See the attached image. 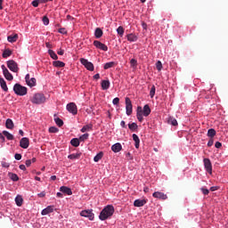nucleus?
Returning a JSON list of instances; mask_svg holds the SVG:
<instances>
[{"label":"nucleus","instance_id":"bf43d9fd","mask_svg":"<svg viewBox=\"0 0 228 228\" xmlns=\"http://www.w3.org/2000/svg\"><path fill=\"white\" fill-rule=\"evenodd\" d=\"M37 196H38L40 199H43V197H45V191H42V192L38 193Z\"/></svg>","mask_w":228,"mask_h":228},{"label":"nucleus","instance_id":"f257e3e1","mask_svg":"<svg viewBox=\"0 0 228 228\" xmlns=\"http://www.w3.org/2000/svg\"><path fill=\"white\" fill-rule=\"evenodd\" d=\"M113 213H115V208L112 205H108L102 210L99 218L102 221L108 220V218L113 216Z\"/></svg>","mask_w":228,"mask_h":228},{"label":"nucleus","instance_id":"bb28decb","mask_svg":"<svg viewBox=\"0 0 228 228\" xmlns=\"http://www.w3.org/2000/svg\"><path fill=\"white\" fill-rule=\"evenodd\" d=\"M102 35H103L102 29H101L100 28H97L94 31L95 38H101V37H102Z\"/></svg>","mask_w":228,"mask_h":228},{"label":"nucleus","instance_id":"c03bdc74","mask_svg":"<svg viewBox=\"0 0 228 228\" xmlns=\"http://www.w3.org/2000/svg\"><path fill=\"white\" fill-rule=\"evenodd\" d=\"M168 124H171V126H177V119L170 118L168 120Z\"/></svg>","mask_w":228,"mask_h":228},{"label":"nucleus","instance_id":"052dcab7","mask_svg":"<svg viewBox=\"0 0 228 228\" xmlns=\"http://www.w3.org/2000/svg\"><path fill=\"white\" fill-rule=\"evenodd\" d=\"M31 159H28V160H26V162H25V165H26V167H31Z\"/></svg>","mask_w":228,"mask_h":228},{"label":"nucleus","instance_id":"a211bd4d","mask_svg":"<svg viewBox=\"0 0 228 228\" xmlns=\"http://www.w3.org/2000/svg\"><path fill=\"white\" fill-rule=\"evenodd\" d=\"M143 117H149L151 115V107L148 104L144 105L142 109Z\"/></svg>","mask_w":228,"mask_h":228},{"label":"nucleus","instance_id":"e433bc0d","mask_svg":"<svg viewBox=\"0 0 228 228\" xmlns=\"http://www.w3.org/2000/svg\"><path fill=\"white\" fill-rule=\"evenodd\" d=\"M9 177L12 179V181L17 182L19 181V175L17 174L9 173Z\"/></svg>","mask_w":228,"mask_h":228},{"label":"nucleus","instance_id":"1a4fd4ad","mask_svg":"<svg viewBox=\"0 0 228 228\" xmlns=\"http://www.w3.org/2000/svg\"><path fill=\"white\" fill-rule=\"evenodd\" d=\"M203 162H204V167L207 172L208 174H213V166L211 165V160L209 159H204Z\"/></svg>","mask_w":228,"mask_h":228},{"label":"nucleus","instance_id":"0e129e2a","mask_svg":"<svg viewBox=\"0 0 228 228\" xmlns=\"http://www.w3.org/2000/svg\"><path fill=\"white\" fill-rule=\"evenodd\" d=\"M2 167H4V168H8V167H10V164H8V162H2Z\"/></svg>","mask_w":228,"mask_h":228},{"label":"nucleus","instance_id":"393cba45","mask_svg":"<svg viewBox=\"0 0 228 228\" xmlns=\"http://www.w3.org/2000/svg\"><path fill=\"white\" fill-rule=\"evenodd\" d=\"M15 202H16V205L20 208V206H22V203L24 202V200L22 199V196H20L18 195L16 198H15Z\"/></svg>","mask_w":228,"mask_h":228},{"label":"nucleus","instance_id":"4d7b16f0","mask_svg":"<svg viewBox=\"0 0 228 228\" xmlns=\"http://www.w3.org/2000/svg\"><path fill=\"white\" fill-rule=\"evenodd\" d=\"M57 54H59V56H63V54H65V51L62 49H60L59 51H57Z\"/></svg>","mask_w":228,"mask_h":228},{"label":"nucleus","instance_id":"338daca9","mask_svg":"<svg viewBox=\"0 0 228 228\" xmlns=\"http://www.w3.org/2000/svg\"><path fill=\"white\" fill-rule=\"evenodd\" d=\"M30 79H31V77H29V74H27L25 77L26 83H28V81H29Z\"/></svg>","mask_w":228,"mask_h":228},{"label":"nucleus","instance_id":"5fc2aeb1","mask_svg":"<svg viewBox=\"0 0 228 228\" xmlns=\"http://www.w3.org/2000/svg\"><path fill=\"white\" fill-rule=\"evenodd\" d=\"M130 63H131V66H132V67H136V65H138V62H137L136 60H134V59H132V60L130 61Z\"/></svg>","mask_w":228,"mask_h":228},{"label":"nucleus","instance_id":"2eb2a0df","mask_svg":"<svg viewBox=\"0 0 228 228\" xmlns=\"http://www.w3.org/2000/svg\"><path fill=\"white\" fill-rule=\"evenodd\" d=\"M60 191H61V193H65V195H72V189L67 186H61L60 188Z\"/></svg>","mask_w":228,"mask_h":228},{"label":"nucleus","instance_id":"ea45409f","mask_svg":"<svg viewBox=\"0 0 228 228\" xmlns=\"http://www.w3.org/2000/svg\"><path fill=\"white\" fill-rule=\"evenodd\" d=\"M48 53L50 54V57L53 60H58V55L56 54V53H54V51L53 50H48Z\"/></svg>","mask_w":228,"mask_h":228},{"label":"nucleus","instance_id":"9d476101","mask_svg":"<svg viewBox=\"0 0 228 228\" xmlns=\"http://www.w3.org/2000/svg\"><path fill=\"white\" fill-rule=\"evenodd\" d=\"M152 197H154V199H159V200H167V199H168V196L161 191L153 192Z\"/></svg>","mask_w":228,"mask_h":228},{"label":"nucleus","instance_id":"49530a36","mask_svg":"<svg viewBox=\"0 0 228 228\" xmlns=\"http://www.w3.org/2000/svg\"><path fill=\"white\" fill-rule=\"evenodd\" d=\"M142 115L143 116V109H142V107L138 106L137 107V112H136V116Z\"/></svg>","mask_w":228,"mask_h":228},{"label":"nucleus","instance_id":"7c9ffc66","mask_svg":"<svg viewBox=\"0 0 228 228\" xmlns=\"http://www.w3.org/2000/svg\"><path fill=\"white\" fill-rule=\"evenodd\" d=\"M116 65L115 61L106 62L103 66L104 70H108V69H112V67Z\"/></svg>","mask_w":228,"mask_h":228},{"label":"nucleus","instance_id":"37998d69","mask_svg":"<svg viewBox=\"0 0 228 228\" xmlns=\"http://www.w3.org/2000/svg\"><path fill=\"white\" fill-rule=\"evenodd\" d=\"M156 95V86H152L150 91V97L152 99Z\"/></svg>","mask_w":228,"mask_h":228},{"label":"nucleus","instance_id":"6e6552de","mask_svg":"<svg viewBox=\"0 0 228 228\" xmlns=\"http://www.w3.org/2000/svg\"><path fill=\"white\" fill-rule=\"evenodd\" d=\"M126 115H132L133 113V103L131 102V99L129 97L126 98Z\"/></svg>","mask_w":228,"mask_h":228},{"label":"nucleus","instance_id":"ddd939ff","mask_svg":"<svg viewBox=\"0 0 228 228\" xmlns=\"http://www.w3.org/2000/svg\"><path fill=\"white\" fill-rule=\"evenodd\" d=\"M20 147H21V149H28V147H29V139L28 137L21 138Z\"/></svg>","mask_w":228,"mask_h":228},{"label":"nucleus","instance_id":"a18cd8bd","mask_svg":"<svg viewBox=\"0 0 228 228\" xmlns=\"http://www.w3.org/2000/svg\"><path fill=\"white\" fill-rule=\"evenodd\" d=\"M156 68H157V70L160 71L161 69H163V64L160 62V61H158L156 62Z\"/></svg>","mask_w":228,"mask_h":228},{"label":"nucleus","instance_id":"e2e57ef3","mask_svg":"<svg viewBox=\"0 0 228 228\" xmlns=\"http://www.w3.org/2000/svg\"><path fill=\"white\" fill-rule=\"evenodd\" d=\"M137 117V119L139 120V122H143V116H142V115H138V116H136Z\"/></svg>","mask_w":228,"mask_h":228},{"label":"nucleus","instance_id":"09e8293b","mask_svg":"<svg viewBox=\"0 0 228 228\" xmlns=\"http://www.w3.org/2000/svg\"><path fill=\"white\" fill-rule=\"evenodd\" d=\"M59 129L55 126H51L49 128V133H58Z\"/></svg>","mask_w":228,"mask_h":228},{"label":"nucleus","instance_id":"72a5a7b5","mask_svg":"<svg viewBox=\"0 0 228 228\" xmlns=\"http://www.w3.org/2000/svg\"><path fill=\"white\" fill-rule=\"evenodd\" d=\"M53 67H57V68L65 67L64 62L61 61H53Z\"/></svg>","mask_w":228,"mask_h":228},{"label":"nucleus","instance_id":"13d9d810","mask_svg":"<svg viewBox=\"0 0 228 228\" xmlns=\"http://www.w3.org/2000/svg\"><path fill=\"white\" fill-rule=\"evenodd\" d=\"M216 149H220V147H222V142H216L215 144Z\"/></svg>","mask_w":228,"mask_h":228},{"label":"nucleus","instance_id":"c85d7f7f","mask_svg":"<svg viewBox=\"0 0 228 228\" xmlns=\"http://www.w3.org/2000/svg\"><path fill=\"white\" fill-rule=\"evenodd\" d=\"M27 85L30 86V88H33V86H36L37 85V78L32 77L29 79V81L27 82Z\"/></svg>","mask_w":228,"mask_h":228},{"label":"nucleus","instance_id":"8fccbe9b","mask_svg":"<svg viewBox=\"0 0 228 228\" xmlns=\"http://www.w3.org/2000/svg\"><path fill=\"white\" fill-rule=\"evenodd\" d=\"M43 22H44L45 26L49 25V18H47V16H44Z\"/></svg>","mask_w":228,"mask_h":228},{"label":"nucleus","instance_id":"3c124183","mask_svg":"<svg viewBox=\"0 0 228 228\" xmlns=\"http://www.w3.org/2000/svg\"><path fill=\"white\" fill-rule=\"evenodd\" d=\"M14 158L17 159V161H20V159H22V155L20 153H16Z\"/></svg>","mask_w":228,"mask_h":228},{"label":"nucleus","instance_id":"69168bd1","mask_svg":"<svg viewBox=\"0 0 228 228\" xmlns=\"http://www.w3.org/2000/svg\"><path fill=\"white\" fill-rule=\"evenodd\" d=\"M216 190H218L217 186H212L210 187V191H216Z\"/></svg>","mask_w":228,"mask_h":228},{"label":"nucleus","instance_id":"cd10ccee","mask_svg":"<svg viewBox=\"0 0 228 228\" xmlns=\"http://www.w3.org/2000/svg\"><path fill=\"white\" fill-rule=\"evenodd\" d=\"M54 122L59 127H61L63 126V120L56 117V115H54Z\"/></svg>","mask_w":228,"mask_h":228},{"label":"nucleus","instance_id":"39448f33","mask_svg":"<svg viewBox=\"0 0 228 228\" xmlns=\"http://www.w3.org/2000/svg\"><path fill=\"white\" fill-rule=\"evenodd\" d=\"M80 62L82 63V65H84V67H86V69H87V70L94 72V63H92L91 61H88V60L85 58H81Z\"/></svg>","mask_w":228,"mask_h":228},{"label":"nucleus","instance_id":"412c9836","mask_svg":"<svg viewBox=\"0 0 228 228\" xmlns=\"http://www.w3.org/2000/svg\"><path fill=\"white\" fill-rule=\"evenodd\" d=\"M14 126L15 125L13 124V120H12L10 118L6 119V121H5V127L7 129H13Z\"/></svg>","mask_w":228,"mask_h":228},{"label":"nucleus","instance_id":"dca6fc26","mask_svg":"<svg viewBox=\"0 0 228 228\" xmlns=\"http://www.w3.org/2000/svg\"><path fill=\"white\" fill-rule=\"evenodd\" d=\"M111 151L113 152H120L122 151V144L120 142H117L111 146Z\"/></svg>","mask_w":228,"mask_h":228},{"label":"nucleus","instance_id":"f03ea898","mask_svg":"<svg viewBox=\"0 0 228 228\" xmlns=\"http://www.w3.org/2000/svg\"><path fill=\"white\" fill-rule=\"evenodd\" d=\"M32 104H44L45 102V96L44 94L37 93L30 99Z\"/></svg>","mask_w":228,"mask_h":228},{"label":"nucleus","instance_id":"680f3d73","mask_svg":"<svg viewBox=\"0 0 228 228\" xmlns=\"http://www.w3.org/2000/svg\"><path fill=\"white\" fill-rule=\"evenodd\" d=\"M214 141L213 139H210L208 142V147H213Z\"/></svg>","mask_w":228,"mask_h":228},{"label":"nucleus","instance_id":"f704fd0d","mask_svg":"<svg viewBox=\"0 0 228 228\" xmlns=\"http://www.w3.org/2000/svg\"><path fill=\"white\" fill-rule=\"evenodd\" d=\"M4 136L7 138V140H13V134H10L8 131H3Z\"/></svg>","mask_w":228,"mask_h":228},{"label":"nucleus","instance_id":"423d86ee","mask_svg":"<svg viewBox=\"0 0 228 228\" xmlns=\"http://www.w3.org/2000/svg\"><path fill=\"white\" fill-rule=\"evenodd\" d=\"M1 69L3 70V74L5 79H7V81H13V75L10 73V71L8 70V69H6V66H4V64L1 66Z\"/></svg>","mask_w":228,"mask_h":228},{"label":"nucleus","instance_id":"0eeeda50","mask_svg":"<svg viewBox=\"0 0 228 228\" xmlns=\"http://www.w3.org/2000/svg\"><path fill=\"white\" fill-rule=\"evenodd\" d=\"M7 67L12 70V72H19V66L17 62L13 60H10L7 61Z\"/></svg>","mask_w":228,"mask_h":228},{"label":"nucleus","instance_id":"a19ab883","mask_svg":"<svg viewBox=\"0 0 228 228\" xmlns=\"http://www.w3.org/2000/svg\"><path fill=\"white\" fill-rule=\"evenodd\" d=\"M124 27L122 26H119L118 28H117V33L118 35H119V37H124Z\"/></svg>","mask_w":228,"mask_h":228},{"label":"nucleus","instance_id":"b1692460","mask_svg":"<svg viewBox=\"0 0 228 228\" xmlns=\"http://www.w3.org/2000/svg\"><path fill=\"white\" fill-rule=\"evenodd\" d=\"M126 38L128 42H136V40H138V37H136V35L134 34H128L126 36Z\"/></svg>","mask_w":228,"mask_h":228},{"label":"nucleus","instance_id":"7ed1b4c3","mask_svg":"<svg viewBox=\"0 0 228 228\" xmlns=\"http://www.w3.org/2000/svg\"><path fill=\"white\" fill-rule=\"evenodd\" d=\"M13 92L16 95L24 96L28 94V87L20 86V84H15L13 86Z\"/></svg>","mask_w":228,"mask_h":228},{"label":"nucleus","instance_id":"f3484780","mask_svg":"<svg viewBox=\"0 0 228 228\" xmlns=\"http://www.w3.org/2000/svg\"><path fill=\"white\" fill-rule=\"evenodd\" d=\"M0 86L4 92H8V86H6V81L2 77H0Z\"/></svg>","mask_w":228,"mask_h":228},{"label":"nucleus","instance_id":"20e7f679","mask_svg":"<svg viewBox=\"0 0 228 228\" xmlns=\"http://www.w3.org/2000/svg\"><path fill=\"white\" fill-rule=\"evenodd\" d=\"M66 110L72 115H77V105L75 102H69L66 106Z\"/></svg>","mask_w":228,"mask_h":228},{"label":"nucleus","instance_id":"473e14b6","mask_svg":"<svg viewBox=\"0 0 228 228\" xmlns=\"http://www.w3.org/2000/svg\"><path fill=\"white\" fill-rule=\"evenodd\" d=\"M102 156H104V153H102V151L99 152L94 158V161L95 163H98V161H101V159H102Z\"/></svg>","mask_w":228,"mask_h":228},{"label":"nucleus","instance_id":"6e6d98bb","mask_svg":"<svg viewBox=\"0 0 228 228\" xmlns=\"http://www.w3.org/2000/svg\"><path fill=\"white\" fill-rule=\"evenodd\" d=\"M118 102H120V99L118 97L114 98L112 101V104L114 105L118 104Z\"/></svg>","mask_w":228,"mask_h":228},{"label":"nucleus","instance_id":"a878e982","mask_svg":"<svg viewBox=\"0 0 228 228\" xmlns=\"http://www.w3.org/2000/svg\"><path fill=\"white\" fill-rule=\"evenodd\" d=\"M18 38H19V35L15 34L13 36H8L7 40L11 44H13V42H17Z\"/></svg>","mask_w":228,"mask_h":228},{"label":"nucleus","instance_id":"4be33fe9","mask_svg":"<svg viewBox=\"0 0 228 228\" xmlns=\"http://www.w3.org/2000/svg\"><path fill=\"white\" fill-rule=\"evenodd\" d=\"M101 85L102 90H108L110 88V80H102Z\"/></svg>","mask_w":228,"mask_h":228},{"label":"nucleus","instance_id":"4468645a","mask_svg":"<svg viewBox=\"0 0 228 228\" xmlns=\"http://www.w3.org/2000/svg\"><path fill=\"white\" fill-rule=\"evenodd\" d=\"M147 204L146 200H135L134 201V208H143L144 205Z\"/></svg>","mask_w":228,"mask_h":228},{"label":"nucleus","instance_id":"c756f323","mask_svg":"<svg viewBox=\"0 0 228 228\" xmlns=\"http://www.w3.org/2000/svg\"><path fill=\"white\" fill-rule=\"evenodd\" d=\"M208 136L209 138H214V136H216V130H215L214 128H210L208 131Z\"/></svg>","mask_w":228,"mask_h":228},{"label":"nucleus","instance_id":"6ab92c4d","mask_svg":"<svg viewBox=\"0 0 228 228\" xmlns=\"http://www.w3.org/2000/svg\"><path fill=\"white\" fill-rule=\"evenodd\" d=\"M132 138L134 140L135 149H140V138L136 135V134H133Z\"/></svg>","mask_w":228,"mask_h":228},{"label":"nucleus","instance_id":"58836bf2","mask_svg":"<svg viewBox=\"0 0 228 228\" xmlns=\"http://www.w3.org/2000/svg\"><path fill=\"white\" fill-rule=\"evenodd\" d=\"M12 50L5 49L3 53V58H9V56L12 54Z\"/></svg>","mask_w":228,"mask_h":228},{"label":"nucleus","instance_id":"603ef678","mask_svg":"<svg viewBox=\"0 0 228 228\" xmlns=\"http://www.w3.org/2000/svg\"><path fill=\"white\" fill-rule=\"evenodd\" d=\"M200 191H202L203 195H209V190L202 187Z\"/></svg>","mask_w":228,"mask_h":228},{"label":"nucleus","instance_id":"de8ad7c7","mask_svg":"<svg viewBox=\"0 0 228 228\" xmlns=\"http://www.w3.org/2000/svg\"><path fill=\"white\" fill-rule=\"evenodd\" d=\"M38 4H40V0H34L32 2V6H34V8H38Z\"/></svg>","mask_w":228,"mask_h":228},{"label":"nucleus","instance_id":"aec40b11","mask_svg":"<svg viewBox=\"0 0 228 228\" xmlns=\"http://www.w3.org/2000/svg\"><path fill=\"white\" fill-rule=\"evenodd\" d=\"M53 211H54V208H53L51 206H48L46 208L42 210L41 215L45 216V215H49V213H53Z\"/></svg>","mask_w":228,"mask_h":228},{"label":"nucleus","instance_id":"864d4df0","mask_svg":"<svg viewBox=\"0 0 228 228\" xmlns=\"http://www.w3.org/2000/svg\"><path fill=\"white\" fill-rule=\"evenodd\" d=\"M59 32H60L61 35H67V28H59Z\"/></svg>","mask_w":228,"mask_h":228},{"label":"nucleus","instance_id":"774afa93","mask_svg":"<svg viewBox=\"0 0 228 228\" xmlns=\"http://www.w3.org/2000/svg\"><path fill=\"white\" fill-rule=\"evenodd\" d=\"M4 134H1L0 133V140L2 141V142H5V138H4V135H3Z\"/></svg>","mask_w":228,"mask_h":228},{"label":"nucleus","instance_id":"79ce46f5","mask_svg":"<svg viewBox=\"0 0 228 228\" xmlns=\"http://www.w3.org/2000/svg\"><path fill=\"white\" fill-rule=\"evenodd\" d=\"M90 136L89 134H84L79 137V142H86V140H88V137Z\"/></svg>","mask_w":228,"mask_h":228},{"label":"nucleus","instance_id":"c9c22d12","mask_svg":"<svg viewBox=\"0 0 228 228\" xmlns=\"http://www.w3.org/2000/svg\"><path fill=\"white\" fill-rule=\"evenodd\" d=\"M70 143L73 147H79V139L77 138H73L71 141H70Z\"/></svg>","mask_w":228,"mask_h":228},{"label":"nucleus","instance_id":"9b49d317","mask_svg":"<svg viewBox=\"0 0 228 228\" xmlns=\"http://www.w3.org/2000/svg\"><path fill=\"white\" fill-rule=\"evenodd\" d=\"M94 45L96 49H100L101 51H108V46L102 44L101 41H94Z\"/></svg>","mask_w":228,"mask_h":228},{"label":"nucleus","instance_id":"2f4dec72","mask_svg":"<svg viewBox=\"0 0 228 228\" xmlns=\"http://www.w3.org/2000/svg\"><path fill=\"white\" fill-rule=\"evenodd\" d=\"M69 159H79L81 158V153H73L68 156Z\"/></svg>","mask_w":228,"mask_h":228},{"label":"nucleus","instance_id":"5701e85b","mask_svg":"<svg viewBox=\"0 0 228 228\" xmlns=\"http://www.w3.org/2000/svg\"><path fill=\"white\" fill-rule=\"evenodd\" d=\"M94 127L93 124L86 125L81 128V133H86V131H92Z\"/></svg>","mask_w":228,"mask_h":228},{"label":"nucleus","instance_id":"f8f14e48","mask_svg":"<svg viewBox=\"0 0 228 228\" xmlns=\"http://www.w3.org/2000/svg\"><path fill=\"white\" fill-rule=\"evenodd\" d=\"M81 216H85L86 218H88L89 220H94V216L92 213V210H83L80 212Z\"/></svg>","mask_w":228,"mask_h":228},{"label":"nucleus","instance_id":"4c0bfd02","mask_svg":"<svg viewBox=\"0 0 228 228\" xmlns=\"http://www.w3.org/2000/svg\"><path fill=\"white\" fill-rule=\"evenodd\" d=\"M128 128L130 131H136V129H138V125L136 123L128 124Z\"/></svg>","mask_w":228,"mask_h":228}]
</instances>
